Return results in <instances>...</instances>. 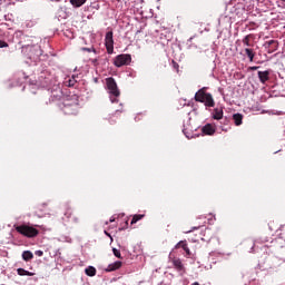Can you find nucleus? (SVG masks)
I'll list each match as a JSON object with an SVG mask.
<instances>
[{"mask_svg": "<svg viewBox=\"0 0 285 285\" xmlns=\"http://www.w3.org/2000/svg\"><path fill=\"white\" fill-rule=\"evenodd\" d=\"M21 55L24 57V59H27V61L37 63L40 61L43 51L41 50V46L31 42L21 47Z\"/></svg>", "mask_w": 285, "mask_h": 285, "instance_id": "f257e3e1", "label": "nucleus"}, {"mask_svg": "<svg viewBox=\"0 0 285 285\" xmlns=\"http://www.w3.org/2000/svg\"><path fill=\"white\" fill-rule=\"evenodd\" d=\"M106 90L109 95L111 104H118V97L121 95V91H119V87L117 86L115 78L109 77L106 79Z\"/></svg>", "mask_w": 285, "mask_h": 285, "instance_id": "f03ea898", "label": "nucleus"}, {"mask_svg": "<svg viewBox=\"0 0 285 285\" xmlns=\"http://www.w3.org/2000/svg\"><path fill=\"white\" fill-rule=\"evenodd\" d=\"M37 83L41 88H48L49 90L50 87L57 86V78L52 73H50V71L43 70L40 72Z\"/></svg>", "mask_w": 285, "mask_h": 285, "instance_id": "7ed1b4c3", "label": "nucleus"}, {"mask_svg": "<svg viewBox=\"0 0 285 285\" xmlns=\"http://www.w3.org/2000/svg\"><path fill=\"white\" fill-rule=\"evenodd\" d=\"M17 233L23 235V237H37L39 235V229L30 226V225H20L16 227Z\"/></svg>", "mask_w": 285, "mask_h": 285, "instance_id": "20e7f679", "label": "nucleus"}, {"mask_svg": "<svg viewBox=\"0 0 285 285\" xmlns=\"http://www.w3.org/2000/svg\"><path fill=\"white\" fill-rule=\"evenodd\" d=\"M59 107L65 115H77V108H79V102H70V100H63V102H61Z\"/></svg>", "mask_w": 285, "mask_h": 285, "instance_id": "39448f33", "label": "nucleus"}, {"mask_svg": "<svg viewBox=\"0 0 285 285\" xmlns=\"http://www.w3.org/2000/svg\"><path fill=\"white\" fill-rule=\"evenodd\" d=\"M13 41L22 48L23 46H28V43H32V37L23 33L21 30H17L13 33Z\"/></svg>", "mask_w": 285, "mask_h": 285, "instance_id": "423d86ee", "label": "nucleus"}, {"mask_svg": "<svg viewBox=\"0 0 285 285\" xmlns=\"http://www.w3.org/2000/svg\"><path fill=\"white\" fill-rule=\"evenodd\" d=\"M131 61L132 57L130 55L121 53L114 59V66H116V68H121L122 66H130Z\"/></svg>", "mask_w": 285, "mask_h": 285, "instance_id": "0eeeda50", "label": "nucleus"}, {"mask_svg": "<svg viewBox=\"0 0 285 285\" xmlns=\"http://www.w3.org/2000/svg\"><path fill=\"white\" fill-rule=\"evenodd\" d=\"M105 46L108 55L115 52V40L112 39V31H108L105 36Z\"/></svg>", "mask_w": 285, "mask_h": 285, "instance_id": "6e6552de", "label": "nucleus"}, {"mask_svg": "<svg viewBox=\"0 0 285 285\" xmlns=\"http://www.w3.org/2000/svg\"><path fill=\"white\" fill-rule=\"evenodd\" d=\"M282 258L272 256L267 258V264L269 268H279L282 266Z\"/></svg>", "mask_w": 285, "mask_h": 285, "instance_id": "1a4fd4ad", "label": "nucleus"}, {"mask_svg": "<svg viewBox=\"0 0 285 285\" xmlns=\"http://www.w3.org/2000/svg\"><path fill=\"white\" fill-rule=\"evenodd\" d=\"M257 75L261 83L266 85L267 81H271V70L258 71Z\"/></svg>", "mask_w": 285, "mask_h": 285, "instance_id": "9d476101", "label": "nucleus"}, {"mask_svg": "<svg viewBox=\"0 0 285 285\" xmlns=\"http://www.w3.org/2000/svg\"><path fill=\"white\" fill-rule=\"evenodd\" d=\"M61 96H62L61 89L56 88V89L51 90L49 101H61Z\"/></svg>", "mask_w": 285, "mask_h": 285, "instance_id": "9b49d317", "label": "nucleus"}, {"mask_svg": "<svg viewBox=\"0 0 285 285\" xmlns=\"http://www.w3.org/2000/svg\"><path fill=\"white\" fill-rule=\"evenodd\" d=\"M121 266H122V263L120 261H116V262L109 264L105 271H106V273H112L114 271H119V268H121Z\"/></svg>", "mask_w": 285, "mask_h": 285, "instance_id": "f8f14e48", "label": "nucleus"}, {"mask_svg": "<svg viewBox=\"0 0 285 285\" xmlns=\"http://www.w3.org/2000/svg\"><path fill=\"white\" fill-rule=\"evenodd\" d=\"M203 104H205L207 108H215V99H213V95L206 94Z\"/></svg>", "mask_w": 285, "mask_h": 285, "instance_id": "ddd939ff", "label": "nucleus"}, {"mask_svg": "<svg viewBox=\"0 0 285 285\" xmlns=\"http://www.w3.org/2000/svg\"><path fill=\"white\" fill-rule=\"evenodd\" d=\"M37 26V19L31 18L27 19L22 22V28H26L27 30H30V28H35Z\"/></svg>", "mask_w": 285, "mask_h": 285, "instance_id": "4468645a", "label": "nucleus"}, {"mask_svg": "<svg viewBox=\"0 0 285 285\" xmlns=\"http://www.w3.org/2000/svg\"><path fill=\"white\" fill-rule=\"evenodd\" d=\"M63 85L67 88H75V86L77 85V76L65 79Z\"/></svg>", "mask_w": 285, "mask_h": 285, "instance_id": "2eb2a0df", "label": "nucleus"}, {"mask_svg": "<svg viewBox=\"0 0 285 285\" xmlns=\"http://www.w3.org/2000/svg\"><path fill=\"white\" fill-rule=\"evenodd\" d=\"M212 115H213V119H216V121H219V119H224V109L215 108Z\"/></svg>", "mask_w": 285, "mask_h": 285, "instance_id": "dca6fc26", "label": "nucleus"}, {"mask_svg": "<svg viewBox=\"0 0 285 285\" xmlns=\"http://www.w3.org/2000/svg\"><path fill=\"white\" fill-rule=\"evenodd\" d=\"M206 95H208V92L204 91V89H199L196 94H195V99L196 101H199L200 104L204 102V99L206 97Z\"/></svg>", "mask_w": 285, "mask_h": 285, "instance_id": "f3484780", "label": "nucleus"}, {"mask_svg": "<svg viewBox=\"0 0 285 285\" xmlns=\"http://www.w3.org/2000/svg\"><path fill=\"white\" fill-rule=\"evenodd\" d=\"M203 135H215V129L213 128V125L207 124L202 128Z\"/></svg>", "mask_w": 285, "mask_h": 285, "instance_id": "a211bd4d", "label": "nucleus"}, {"mask_svg": "<svg viewBox=\"0 0 285 285\" xmlns=\"http://www.w3.org/2000/svg\"><path fill=\"white\" fill-rule=\"evenodd\" d=\"M233 119H234L235 126H242V124L244 121V115H242V114H234L233 115Z\"/></svg>", "mask_w": 285, "mask_h": 285, "instance_id": "6ab92c4d", "label": "nucleus"}, {"mask_svg": "<svg viewBox=\"0 0 285 285\" xmlns=\"http://www.w3.org/2000/svg\"><path fill=\"white\" fill-rule=\"evenodd\" d=\"M85 273L88 277H95V275H97V268H95V266H88Z\"/></svg>", "mask_w": 285, "mask_h": 285, "instance_id": "aec40b11", "label": "nucleus"}, {"mask_svg": "<svg viewBox=\"0 0 285 285\" xmlns=\"http://www.w3.org/2000/svg\"><path fill=\"white\" fill-rule=\"evenodd\" d=\"M35 258V254H32V252H30V250H24L23 253H22V259L24 261V262H30V259H33Z\"/></svg>", "mask_w": 285, "mask_h": 285, "instance_id": "412c9836", "label": "nucleus"}, {"mask_svg": "<svg viewBox=\"0 0 285 285\" xmlns=\"http://www.w3.org/2000/svg\"><path fill=\"white\" fill-rule=\"evenodd\" d=\"M245 55L248 57L249 61H254L255 50H253L250 48H245Z\"/></svg>", "mask_w": 285, "mask_h": 285, "instance_id": "4be33fe9", "label": "nucleus"}, {"mask_svg": "<svg viewBox=\"0 0 285 285\" xmlns=\"http://www.w3.org/2000/svg\"><path fill=\"white\" fill-rule=\"evenodd\" d=\"M87 0H70V3L73 8H81Z\"/></svg>", "mask_w": 285, "mask_h": 285, "instance_id": "5701e85b", "label": "nucleus"}, {"mask_svg": "<svg viewBox=\"0 0 285 285\" xmlns=\"http://www.w3.org/2000/svg\"><path fill=\"white\" fill-rule=\"evenodd\" d=\"M173 264L177 271H181L184 268V263L179 258H175Z\"/></svg>", "mask_w": 285, "mask_h": 285, "instance_id": "b1692460", "label": "nucleus"}, {"mask_svg": "<svg viewBox=\"0 0 285 285\" xmlns=\"http://www.w3.org/2000/svg\"><path fill=\"white\" fill-rule=\"evenodd\" d=\"M17 273H18V275H20V276H28V277H32V273H30V272H28V271H26V269H23V268H18L17 269Z\"/></svg>", "mask_w": 285, "mask_h": 285, "instance_id": "393cba45", "label": "nucleus"}, {"mask_svg": "<svg viewBox=\"0 0 285 285\" xmlns=\"http://www.w3.org/2000/svg\"><path fill=\"white\" fill-rule=\"evenodd\" d=\"M144 219V214L134 215L131 224H137V222Z\"/></svg>", "mask_w": 285, "mask_h": 285, "instance_id": "a878e982", "label": "nucleus"}, {"mask_svg": "<svg viewBox=\"0 0 285 285\" xmlns=\"http://www.w3.org/2000/svg\"><path fill=\"white\" fill-rule=\"evenodd\" d=\"M58 242H66L67 244H70L72 242V238H70V236H60L58 238Z\"/></svg>", "mask_w": 285, "mask_h": 285, "instance_id": "bb28decb", "label": "nucleus"}, {"mask_svg": "<svg viewBox=\"0 0 285 285\" xmlns=\"http://www.w3.org/2000/svg\"><path fill=\"white\" fill-rule=\"evenodd\" d=\"M181 248L183 250H185L186 255L190 257V248H188V243H186V240H185V244H183Z\"/></svg>", "mask_w": 285, "mask_h": 285, "instance_id": "cd10ccee", "label": "nucleus"}, {"mask_svg": "<svg viewBox=\"0 0 285 285\" xmlns=\"http://www.w3.org/2000/svg\"><path fill=\"white\" fill-rule=\"evenodd\" d=\"M81 50L83 52H95V55H97V49H95V47H90V48L83 47Z\"/></svg>", "mask_w": 285, "mask_h": 285, "instance_id": "c85d7f7f", "label": "nucleus"}, {"mask_svg": "<svg viewBox=\"0 0 285 285\" xmlns=\"http://www.w3.org/2000/svg\"><path fill=\"white\" fill-rule=\"evenodd\" d=\"M244 46L250 47V36H245L243 39Z\"/></svg>", "mask_w": 285, "mask_h": 285, "instance_id": "c756f323", "label": "nucleus"}, {"mask_svg": "<svg viewBox=\"0 0 285 285\" xmlns=\"http://www.w3.org/2000/svg\"><path fill=\"white\" fill-rule=\"evenodd\" d=\"M112 253L115 257H118V259H121V252L117 248H112Z\"/></svg>", "mask_w": 285, "mask_h": 285, "instance_id": "7c9ffc66", "label": "nucleus"}, {"mask_svg": "<svg viewBox=\"0 0 285 285\" xmlns=\"http://www.w3.org/2000/svg\"><path fill=\"white\" fill-rule=\"evenodd\" d=\"M265 46H266L267 48H271V46H277V41H275V40H269V41H267V42L265 43Z\"/></svg>", "mask_w": 285, "mask_h": 285, "instance_id": "2f4dec72", "label": "nucleus"}, {"mask_svg": "<svg viewBox=\"0 0 285 285\" xmlns=\"http://www.w3.org/2000/svg\"><path fill=\"white\" fill-rule=\"evenodd\" d=\"M184 244H186V240L178 242L174 248H184Z\"/></svg>", "mask_w": 285, "mask_h": 285, "instance_id": "473e14b6", "label": "nucleus"}, {"mask_svg": "<svg viewBox=\"0 0 285 285\" xmlns=\"http://www.w3.org/2000/svg\"><path fill=\"white\" fill-rule=\"evenodd\" d=\"M183 132H184L185 137H187V139H193V135H190V132L186 131V129H183Z\"/></svg>", "mask_w": 285, "mask_h": 285, "instance_id": "72a5a7b5", "label": "nucleus"}, {"mask_svg": "<svg viewBox=\"0 0 285 285\" xmlns=\"http://www.w3.org/2000/svg\"><path fill=\"white\" fill-rule=\"evenodd\" d=\"M35 255H36L37 257H43V250L38 249V250L35 252Z\"/></svg>", "mask_w": 285, "mask_h": 285, "instance_id": "f704fd0d", "label": "nucleus"}, {"mask_svg": "<svg viewBox=\"0 0 285 285\" xmlns=\"http://www.w3.org/2000/svg\"><path fill=\"white\" fill-rule=\"evenodd\" d=\"M8 47H9L8 42L0 40V48H8Z\"/></svg>", "mask_w": 285, "mask_h": 285, "instance_id": "c9c22d12", "label": "nucleus"}, {"mask_svg": "<svg viewBox=\"0 0 285 285\" xmlns=\"http://www.w3.org/2000/svg\"><path fill=\"white\" fill-rule=\"evenodd\" d=\"M279 239H283L285 242V229L278 235Z\"/></svg>", "mask_w": 285, "mask_h": 285, "instance_id": "e433bc0d", "label": "nucleus"}, {"mask_svg": "<svg viewBox=\"0 0 285 285\" xmlns=\"http://www.w3.org/2000/svg\"><path fill=\"white\" fill-rule=\"evenodd\" d=\"M193 230H199V226H197V227H191V229L188 230L187 233H193Z\"/></svg>", "mask_w": 285, "mask_h": 285, "instance_id": "4c0bfd02", "label": "nucleus"}, {"mask_svg": "<svg viewBox=\"0 0 285 285\" xmlns=\"http://www.w3.org/2000/svg\"><path fill=\"white\" fill-rule=\"evenodd\" d=\"M249 70H259V67H257V66H254V67H249Z\"/></svg>", "mask_w": 285, "mask_h": 285, "instance_id": "58836bf2", "label": "nucleus"}, {"mask_svg": "<svg viewBox=\"0 0 285 285\" xmlns=\"http://www.w3.org/2000/svg\"><path fill=\"white\" fill-rule=\"evenodd\" d=\"M72 215V213L71 212H67V213H65V217H68V218H70V216Z\"/></svg>", "mask_w": 285, "mask_h": 285, "instance_id": "ea45409f", "label": "nucleus"}, {"mask_svg": "<svg viewBox=\"0 0 285 285\" xmlns=\"http://www.w3.org/2000/svg\"><path fill=\"white\" fill-rule=\"evenodd\" d=\"M72 222H75V224H77V223L79 222V218L73 217V218H72Z\"/></svg>", "mask_w": 285, "mask_h": 285, "instance_id": "a19ab883", "label": "nucleus"}, {"mask_svg": "<svg viewBox=\"0 0 285 285\" xmlns=\"http://www.w3.org/2000/svg\"><path fill=\"white\" fill-rule=\"evenodd\" d=\"M110 223L115 222V217L112 216L110 219H109Z\"/></svg>", "mask_w": 285, "mask_h": 285, "instance_id": "79ce46f5", "label": "nucleus"}, {"mask_svg": "<svg viewBox=\"0 0 285 285\" xmlns=\"http://www.w3.org/2000/svg\"><path fill=\"white\" fill-rule=\"evenodd\" d=\"M254 249H255V246H252V248H250L249 253H253V252H254Z\"/></svg>", "mask_w": 285, "mask_h": 285, "instance_id": "37998d69", "label": "nucleus"}, {"mask_svg": "<svg viewBox=\"0 0 285 285\" xmlns=\"http://www.w3.org/2000/svg\"><path fill=\"white\" fill-rule=\"evenodd\" d=\"M95 8H96V10H99V4H97Z\"/></svg>", "mask_w": 285, "mask_h": 285, "instance_id": "c03bdc74", "label": "nucleus"}, {"mask_svg": "<svg viewBox=\"0 0 285 285\" xmlns=\"http://www.w3.org/2000/svg\"><path fill=\"white\" fill-rule=\"evenodd\" d=\"M97 81H98L97 78H95V82H96V83H97Z\"/></svg>", "mask_w": 285, "mask_h": 285, "instance_id": "a18cd8bd", "label": "nucleus"}, {"mask_svg": "<svg viewBox=\"0 0 285 285\" xmlns=\"http://www.w3.org/2000/svg\"><path fill=\"white\" fill-rule=\"evenodd\" d=\"M189 41H193V38H189Z\"/></svg>", "mask_w": 285, "mask_h": 285, "instance_id": "49530a36", "label": "nucleus"}, {"mask_svg": "<svg viewBox=\"0 0 285 285\" xmlns=\"http://www.w3.org/2000/svg\"><path fill=\"white\" fill-rule=\"evenodd\" d=\"M281 1H284V2H285V0H281Z\"/></svg>", "mask_w": 285, "mask_h": 285, "instance_id": "de8ad7c7", "label": "nucleus"}]
</instances>
